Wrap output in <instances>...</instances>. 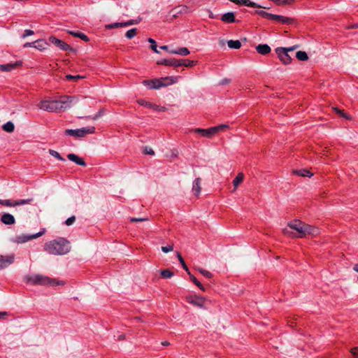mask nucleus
<instances>
[{"mask_svg": "<svg viewBox=\"0 0 358 358\" xmlns=\"http://www.w3.org/2000/svg\"><path fill=\"white\" fill-rule=\"evenodd\" d=\"M271 20L286 24H293L294 22V20L292 18L275 14H272Z\"/></svg>", "mask_w": 358, "mask_h": 358, "instance_id": "12", "label": "nucleus"}, {"mask_svg": "<svg viewBox=\"0 0 358 358\" xmlns=\"http://www.w3.org/2000/svg\"><path fill=\"white\" fill-rule=\"evenodd\" d=\"M257 13L264 18L271 20L272 13H267L264 10H258Z\"/></svg>", "mask_w": 358, "mask_h": 358, "instance_id": "40", "label": "nucleus"}, {"mask_svg": "<svg viewBox=\"0 0 358 358\" xmlns=\"http://www.w3.org/2000/svg\"><path fill=\"white\" fill-rule=\"evenodd\" d=\"M20 64V62H16L14 64L10 63L6 64H0V71L5 72L11 71Z\"/></svg>", "mask_w": 358, "mask_h": 358, "instance_id": "18", "label": "nucleus"}, {"mask_svg": "<svg viewBox=\"0 0 358 358\" xmlns=\"http://www.w3.org/2000/svg\"><path fill=\"white\" fill-rule=\"evenodd\" d=\"M48 43L43 40H38L35 41L34 48L39 50H43L46 48Z\"/></svg>", "mask_w": 358, "mask_h": 358, "instance_id": "27", "label": "nucleus"}, {"mask_svg": "<svg viewBox=\"0 0 358 358\" xmlns=\"http://www.w3.org/2000/svg\"><path fill=\"white\" fill-rule=\"evenodd\" d=\"M166 108L165 107H161V106H158V110H156L164 112V111H166Z\"/></svg>", "mask_w": 358, "mask_h": 358, "instance_id": "55", "label": "nucleus"}, {"mask_svg": "<svg viewBox=\"0 0 358 358\" xmlns=\"http://www.w3.org/2000/svg\"><path fill=\"white\" fill-rule=\"evenodd\" d=\"M162 345L164 346H167L169 345V343L168 341H164L162 343Z\"/></svg>", "mask_w": 358, "mask_h": 358, "instance_id": "61", "label": "nucleus"}, {"mask_svg": "<svg viewBox=\"0 0 358 358\" xmlns=\"http://www.w3.org/2000/svg\"><path fill=\"white\" fill-rule=\"evenodd\" d=\"M138 103L141 105V106H143L145 107H147V108H152L154 110H158V106L157 105H155L154 103H152L150 102H148L145 100H143V99H141L139 101H138Z\"/></svg>", "mask_w": 358, "mask_h": 358, "instance_id": "24", "label": "nucleus"}, {"mask_svg": "<svg viewBox=\"0 0 358 358\" xmlns=\"http://www.w3.org/2000/svg\"><path fill=\"white\" fill-rule=\"evenodd\" d=\"M0 204L7 207H14L15 206V200L0 199Z\"/></svg>", "mask_w": 358, "mask_h": 358, "instance_id": "29", "label": "nucleus"}, {"mask_svg": "<svg viewBox=\"0 0 358 358\" xmlns=\"http://www.w3.org/2000/svg\"><path fill=\"white\" fill-rule=\"evenodd\" d=\"M231 83V79L229 78H224L220 82V85H227Z\"/></svg>", "mask_w": 358, "mask_h": 358, "instance_id": "51", "label": "nucleus"}, {"mask_svg": "<svg viewBox=\"0 0 358 358\" xmlns=\"http://www.w3.org/2000/svg\"><path fill=\"white\" fill-rule=\"evenodd\" d=\"M171 54H176L177 55V50H169L168 51Z\"/></svg>", "mask_w": 358, "mask_h": 358, "instance_id": "58", "label": "nucleus"}, {"mask_svg": "<svg viewBox=\"0 0 358 358\" xmlns=\"http://www.w3.org/2000/svg\"><path fill=\"white\" fill-rule=\"evenodd\" d=\"M33 201V199H20V200H15V206H21V205H25L30 203Z\"/></svg>", "mask_w": 358, "mask_h": 358, "instance_id": "36", "label": "nucleus"}, {"mask_svg": "<svg viewBox=\"0 0 358 358\" xmlns=\"http://www.w3.org/2000/svg\"><path fill=\"white\" fill-rule=\"evenodd\" d=\"M228 47L231 49H239L241 47V43L238 40H229L227 42Z\"/></svg>", "mask_w": 358, "mask_h": 358, "instance_id": "25", "label": "nucleus"}, {"mask_svg": "<svg viewBox=\"0 0 358 358\" xmlns=\"http://www.w3.org/2000/svg\"><path fill=\"white\" fill-rule=\"evenodd\" d=\"M294 174L302 176V177H311L313 174L310 172L308 169H299V170H294L293 171Z\"/></svg>", "mask_w": 358, "mask_h": 358, "instance_id": "23", "label": "nucleus"}, {"mask_svg": "<svg viewBox=\"0 0 358 358\" xmlns=\"http://www.w3.org/2000/svg\"><path fill=\"white\" fill-rule=\"evenodd\" d=\"M201 180L200 178H196L194 182L192 185V192L196 196H199L201 191Z\"/></svg>", "mask_w": 358, "mask_h": 358, "instance_id": "15", "label": "nucleus"}, {"mask_svg": "<svg viewBox=\"0 0 358 358\" xmlns=\"http://www.w3.org/2000/svg\"><path fill=\"white\" fill-rule=\"evenodd\" d=\"M104 113V110L102 108V109H100L99 111L95 115H94L93 117H87V118H91L92 120H97L99 117H100L101 116L103 115Z\"/></svg>", "mask_w": 358, "mask_h": 358, "instance_id": "43", "label": "nucleus"}, {"mask_svg": "<svg viewBox=\"0 0 358 358\" xmlns=\"http://www.w3.org/2000/svg\"><path fill=\"white\" fill-rule=\"evenodd\" d=\"M2 129L6 132L11 133L15 129V125L12 122L9 121L2 126Z\"/></svg>", "mask_w": 358, "mask_h": 358, "instance_id": "26", "label": "nucleus"}, {"mask_svg": "<svg viewBox=\"0 0 358 358\" xmlns=\"http://www.w3.org/2000/svg\"><path fill=\"white\" fill-rule=\"evenodd\" d=\"M124 27V22H115V23L108 24L105 25V27L107 29H111L119 28V27Z\"/></svg>", "mask_w": 358, "mask_h": 358, "instance_id": "33", "label": "nucleus"}, {"mask_svg": "<svg viewBox=\"0 0 358 358\" xmlns=\"http://www.w3.org/2000/svg\"><path fill=\"white\" fill-rule=\"evenodd\" d=\"M189 54V50L185 47L180 48L178 49H177V55H180L182 56H186Z\"/></svg>", "mask_w": 358, "mask_h": 358, "instance_id": "39", "label": "nucleus"}, {"mask_svg": "<svg viewBox=\"0 0 358 358\" xmlns=\"http://www.w3.org/2000/svg\"><path fill=\"white\" fill-rule=\"evenodd\" d=\"M148 220L146 217H142V218H136V217H131L130 218V221L132 222H143Z\"/></svg>", "mask_w": 358, "mask_h": 358, "instance_id": "47", "label": "nucleus"}, {"mask_svg": "<svg viewBox=\"0 0 358 358\" xmlns=\"http://www.w3.org/2000/svg\"><path fill=\"white\" fill-rule=\"evenodd\" d=\"M258 53L265 55L271 52V48L267 44H259L256 47Z\"/></svg>", "mask_w": 358, "mask_h": 358, "instance_id": "19", "label": "nucleus"}, {"mask_svg": "<svg viewBox=\"0 0 358 358\" xmlns=\"http://www.w3.org/2000/svg\"><path fill=\"white\" fill-rule=\"evenodd\" d=\"M76 221V217L74 215L69 217L66 221H65V224L67 225V226H70L71 224H73Z\"/></svg>", "mask_w": 358, "mask_h": 358, "instance_id": "44", "label": "nucleus"}, {"mask_svg": "<svg viewBox=\"0 0 358 358\" xmlns=\"http://www.w3.org/2000/svg\"><path fill=\"white\" fill-rule=\"evenodd\" d=\"M49 41L52 44L57 46L62 50L67 51V50H73V48L64 41L57 38L55 36H50L49 38Z\"/></svg>", "mask_w": 358, "mask_h": 358, "instance_id": "10", "label": "nucleus"}, {"mask_svg": "<svg viewBox=\"0 0 358 358\" xmlns=\"http://www.w3.org/2000/svg\"><path fill=\"white\" fill-rule=\"evenodd\" d=\"M295 47H292L289 48H277L275 49V52L278 56L280 60L285 65L290 64L292 61V58L290 55L288 54L289 51H293L295 50Z\"/></svg>", "mask_w": 358, "mask_h": 358, "instance_id": "8", "label": "nucleus"}, {"mask_svg": "<svg viewBox=\"0 0 358 358\" xmlns=\"http://www.w3.org/2000/svg\"><path fill=\"white\" fill-rule=\"evenodd\" d=\"M1 221L6 225L13 224L15 222L13 215L7 213L1 215Z\"/></svg>", "mask_w": 358, "mask_h": 358, "instance_id": "17", "label": "nucleus"}, {"mask_svg": "<svg viewBox=\"0 0 358 358\" xmlns=\"http://www.w3.org/2000/svg\"><path fill=\"white\" fill-rule=\"evenodd\" d=\"M44 250L51 255H63L70 251L71 247L67 240L60 238L46 243Z\"/></svg>", "mask_w": 358, "mask_h": 358, "instance_id": "3", "label": "nucleus"}, {"mask_svg": "<svg viewBox=\"0 0 358 358\" xmlns=\"http://www.w3.org/2000/svg\"><path fill=\"white\" fill-rule=\"evenodd\" d=\"M84 76H80V75H77V76H73V75H71V74H68L66 76V80H72V81H75V82H77L78 80L83 78Z\"/></svg>", "mask_w": 358, "mask_h": 358, "instance_id": "37", "label": "nucleus"}, {"mask_svg": "<svg viewBox=\"0 0 358 358\" xmlns=\"http://www.w3.org/2000/svg\"><path fill=\"white\" fill-rule=\"evenodd\" d=\"M176 78L166 77L161 80H144L143 83L147 85L150 89H159L169 84L174 83Z\"/></svg>", "mask_w": 358, "mask_h": 358, "instance_id": "6", "label": "nucleus"}, {"mask_svg": "<svg viewBox=\"0 0 358 358\" xmlns=\"http://www.w3.org/2000/svg\"><path fill=\"white\" fill-rule=\"evenodd\" d=\"M221 20L222 21L227 23H232L236 22L234 13L232 12H228L222 15Z\"/></svg>", "mask_w": 358, "mask_h": 358, "instance_id": "20", "label": "nucleus"}, {"mask_svg": "<svg viewBox=\"0 0 358 358\" xmlns=\"http://www.w3.org/2000/svg\"><path fill=\"white\" fill-rule=\"evenodd\" d=\"M24 282L27 284L32 285L41 286H57L63 285L64 283L62 280H58L55 278H51L47 275L42 274L28 275L24 278Z\"/></svg>", "mask_w": 358, "mask_h": 358, "instance_id": "4", "label": "nucleus"}, {"mask_svg": "<svg viewBox=\"0 0 358 358\" xmlns=\"http://www.w3.org/2000/svg\"><path fill=\"white\" fill-rule=\"evenodd\" d=\"M95 132L94 127H87L77 129H66L65 134L74 136L76 138H83L87 134H94Z\"/></svg>", "mask_w": 358, "mask_h": 358, "instance_id": "7", "label": "nucleus"}, {"mask_svg": "<svg viewBox=\"0 0 358 358\" xmlns=\"http://www.w3.org/2000/svg\"><path fill=\"white\" fill-rule=\"evenodd\" d=\"M229 126L227 124H220L216 127H210L208 129H194L193 131L194 133L200 134L202 136L206 138H211L217 133L224 131L225 129H227Z\"/></svg>", "mask_w": 358, "mask_h": 358, "instance_id": "5", "label": "nucleus"}, {"mask_svg": "<svg viewBox=\"0 0 358 358\" xmlns=\"http://www.w3.org/2000/svg\"><path fill=\"white\" fill-rule=\"evenodd\" d=\"M189 278L192 282H193L201 290L205 291L204 287L201 285V283L190 273Z\"/></svg>", "mask_w": 358, "mask_h": 358, "instance_id": "31", "label": "nucleus"}, {"mask_svg": "<svg viewBox=\"0 0 358 358\" xmlns=\"http://www.w3.org/2000/svg\"><path fill=\"white\" fill-rule=\"evenodd\" d=\"M74 97L64 96H62L59 100H42L38 104V107L48 112H62L71 107Z\"/></svg>", "mask_w": 358, "mask_h": 358, "instance_id": "2", "label": "nucleus"}, {"mask_svg": "<svg viewBox=\"0 0 358 358\" xmlns=\"http://www.w3.org/2000/svg\"><path fill=\"white\" fill-rule=\"evenodd\" d=\"M296 57L300 61H306L308 59L307 53L304 51H298Z\"/></svg>", "mask_w": 358, "mask_h": 358, "instance_id": "30", "label": "nucleus"}, {"mask_svg": "<svg viewBox=\"0 0 358 358\" xmlns=\"http://www.w3.org/2000/svg\"><path fill=\"white\" fill-rule=\"evenodd\" d=\"M173 250V245H167V246H163L162 247V250L165 252V253H167L169 252H171Z\"/></svg>", "mask_w": 358, "mask_h": 358, "instance_id": "45", "label": "nucleus"}, {"mask_svg": "<svg viewBox=\"0 0 358 358\" xmlns=\"http://www.w3.org/2000/svg\"><path fill=\"white\" fill-rule=\"evenodd\" d=\"M7 315V312H0V319H1L3 316H6Z\"/></svg>", "mask_w": 358, "mask_h": 358, "instance_id": "57", "label": "nucleus"}, {"mask_svg": "<svg viewBox=\"0 0 358 358\" xmlns=\"http://www.w3.org/2000/svg\"><path fill=\"white\" fill-rule=\"evenodd\" d=\"M67 33H69V34L72 35L74 37L79 38L86 42L89 41V40H90L89 37L87 35L84 34L83 33L79 32V31L69 30V31H67Z\"/></svg>", "mask_w": 358, "mask_h": 358, "instance_id": "21", "label": "nucleus"}, {"mask_svg": "<svg viewBox=\"0 0 358 358\" xmlns=\"http://www.w3.org/2000/svg\"><path fill=\"white\" fill-rule=\"evenodd\" d=\"M125 336L124 334H121L118 337V340H123Z\"/></svg>", "mask_w": 358, "mask_h": 358, "instance_id": "60", "label": "nucleus"}, {"mask_svg": "<svg viewBox=\"0 0 358 358\" xmlns=\"http://www.w3.org/2000/svg\"><path fill=\"white\" fill-rule=\"evenodd\" d=\"M144 154L154 155L155 152L151 148L145 147L143 151Z\"/></svg>", "mask_w": 358, "mask_h": 358, "instance_id": "46", "label": "nucleus"}, {"mask_svg": "<svg viewBox=\"0 0 358 358\" xmlns=\"http://www.w3.org/2000/svg\"><path fill=\"white\" fill-rule=\"evenodd\" d=\"M197 62L189 60V59H180V66H184L185 67H192L196 64Z\"/></svg>", "mask_w": 358, "mask_h": 358, "instance_id": "28", "label": "nucleus"}, {"mask_svg": "<svg viewBox=\"0 0 358 358\" xmlns=\"http://www.w3.org/2000/svg\"><path fill=\"white\" fill-rule=\"evenodd\" d=\"M67 158L70 160V161H72L73 162H75L76 164H78L80 166H86V163L80 157H79L78 155L73 154V153H70L67 155Z\"/></svg>", "mask_w": 358, "mask_h": 358, "instance_id": "16", "label": "nucleus"}, {"mask_svg": "<svg viewBox=\"0 0 358 358\" xmlns=\"http://www.w3.org/2000/svg\"><path fill=\"white\" fill-rule=\"evenodd\" d=\"M15 255L10 254L8 255H0V270L3 269L14 262Z\"/></svg>", "mask_w": 358, "mask_h": 358, "instance_id": "11", "label": "nucleus"}, {"mask_svg": "<svg viewBox=\"0 0 358 358\" xmlns=\"http://www.w3.org/2000/svg\"><path fill=\"white\" fill-rule=\"evenodd\" d=\"M348 28L358 29V23L352 24L348 27Z\"/></svg>", "mask_w": 358, "mask_h": 358, "instance_id": "54", "label": "nucleus"}, {"mask_svg": "<svg viewBox=\"0 0 358 358\" xmlns=\"http://www.w3.org/2000/svg\"><path fill=\"white\" fill-rule=\"evenodd\" d=\"M33 34H34L33 31L29 30V29H26L22 36V38H26L27 36H31Z\"/></svg>", "mask_w": 358, "mask_h": 358, "instance_id": "49", "label": "nucleus"}, {"mask_svg": "<svg viewBox=\"0 0 358 358\" xmlns=\"http://www.w3.org/2000/svg\"><path fill=\"white\" fill-rule=\"evenodd\" d=\"M177 256H178V260L180 262L182 268L187 271L188 275H190V271H189L187 266L186 265V264H185L182 257L181 256V255L179 252H178L177 253Z\"/></svg>", "mask_w": 358, "mask_h": 358, "instance_id": "32", "label": "nucleus"}, {"mask_svg": "<svg viewBox=\"0 0 358 358\" xmlns=\"http://www.w3.org/2000/svg\"><path fill=\"white\" fill-rule=\"evenodd\" d=\"M197 271L207 278H211L213 277V274L210 271L204 270L202 268H198Z\"/></svg>", "mask_w": 358, "mask_h": 358, "instance_id": "38", "label": "nucleus"}, {"mask_svg": "<svg viewBox=\"0 0 358 358\" xmlns=\"http://www.w3.org/2000/svg\"><path fill=\"white\" fill-rule=\"evenodd\" d=\"M138 22L136 20H130L126 22H124V27H128V26H130V25H133V24H137Z\"/></svg>", "mask_w": 358, "mask_h": 358, "instance_id": "48", "label": "nucleus"}, {"mask_svg": "<svg viewBox=\"0 0 358 358\" xmlns=\"http://www.w3.org/2000/svg\"><path fill=\"white\" fill-rule=\"evenodd\" d=\"M287 228L282 229L284 235L292 238H303L307 235L315 236L320 233L319 229L300 220H294L287 224Z\"/></svg>", "mask_w": 358, "mask_h": 358, "instance_id": "1", "label": "nucleus"}, {"mask_svg": "<svg viewBox=\"0 0 358 358\" xmlns=\"http://www.w3.org/2000/svg\"><path fill=\"white\" fill-rule=\"evenodd\" d=\"M351 353L353 355V358H358V347L352 348L351 350Z\"/></svg>", "mask_w": 358, "mask_h": 358, "instance_id": "50", "label": "nucleus"}, {"mask_svg": "<svg viewBox=\"0 0 358 358\" xmlns=\"http://www.w3.org/2000/svg\"><path fill=\"white\" fill-rule=\"evenodd\" d=\"M210 17L213 18V15H210Z\"/></svg>", "mask_w": 358, "mask_h": 358, "instance_id": "62", "label": "nucleus"}, {"mask_svg": "<svg viewBox=\"0 0 358 358\" xmlns=\"http://www.w3.org/2000/svg\"><path fill=\"white\" fill-rule=\"evenodd\" d=\"M353 269L358 273V264L354 266Z\"/></svg>", "mask_w": 358, "mask_h": 358, "instance_id": "59", "label": "nucleus"}, {"mask_svg": "<svg viewBox=\"0 0 358 358\" xmlns=\"http://www.w3.org/2000/svg\"><path fill=\"white\" fill-rule=\"evenodd\" d=\"M336 112H337L338 113L341 114V115H342L343 117H345L346 119H348V118H349V117H348L346 114L343 113L341 110H339V109H336Z\"/></svg>", "mask_w": 358, "mask_h": 358, "instance_id": "53", "label": "nucleus"}, {"mask_svg": "<svg viewBox=\"0 0 358 358\" xmlns=\"http://www.w3.org/2000/svg\"><path fill=\"white\" fill-rule=\"evenodd\" d=\"M148 42L151 43V49L155 52L156 53H159V52L157 49V43L155 41L151 38H148Z\"/></svg>", "mask_w": 358, "mask_h": 358, "instance_id": "42", "label": "nucleus"}, {"mask_svg": "<svg viewBox=\"0 0 358 358\" xmlns=\"http://www.w3.org/2000/svg\"><path fill=\"white\" fill-rule=\"evenodd\" d=\"M137 34V29L133 28L127 31L125 34V36L127 38L131 39L134 37Z\"/></svg>", "mask_w": 358, "mask_h": 358, "instance_id": "35", "label": "nucleus"}, {"mask_svg": "<svg viewBox=\"0 0 358 358\" xmlns=\"http://www.w3.org/2000/svg\"><path fill=\"white\" fill-rule=\"evenodd\" d=\"M244 179V175L243 173H239L236 176V177L233 180V185H234V190L233 192L236 191L238 186L243 182Z\"/></svg>", "mask_w": 358, "mask_h": 358, "instance_id": "22", "label": "nucleus"}, {"mask_svg": "<svg viewBox=\"0 0 358 358\" xmlns=\"http://www.w3.org/2000/svg\"><path fill=\"white\" fill-rule=\"evenodd\" d=\"M49 152L52 157L57 158V159L64 161V159L60 155V154L58 152L53 150H50Z\"/></svg>", "mask_w": 358, "mask_h": 358, "instance_id": "41", "label": "nucleus"}, {"mask_svg": "<svg viewBox=\"0 0 358 358\" xmlns=\"http://www.w3.org/2000/svg\"><path fill=\"white\" fill-rule=\"evenodd\" d=\"M187 301L188 303H189L194 306L201 308L203 306L204 299L202 297H197V296L196 297L187 296Z\"/></svg>", "mask_w": 358, "mask_h": 358, "instance_id": "14", "label": "nucleus"}, {"mask_svg": "<svg viewBox=\"0 0 358 358\" xmlns=\"http://www.w3.org/2000/svg\"><path fill=\"white\" fill-rule=\"evenodd\" d=\"M160 49L169 51V46L168 45H162L160 47Z\"/></svg>", "mask_w": 358, "mask_h": 358, "instance_id": "56", "label": "nucleus"}, {"mask_svg": "<svg viewBox=\"0 0 358 358\" xmlns=\"http://www.w3.org/2000/svg\"><path fill=\"white\" fill-rule=\"evenodd\" d=\"M160 273L164 278H171L173 275V273L169 269L162 270Z\"/></svg>", "mask_w": 358, "mask_h": 358, "instance_id": "34", "label": "nucleus"}, {"mask_svg": "<svg viewBox=\"0 0 358 358\" xmlns=\"http://www.w3.org/2000/svg\"><path fill=\"white\" fill-rule=\"evenodd\" d=\"M158 64L170 66L173 67L180 66V60L176 59H164L157 62Z\"/></svg>", "mask_w": 358, "mask_h": 358, "instance_id": "13", "label": "nucleus"}, {"mask_svg": "<svg viewBox=\"0 0 358 358\" xmlns=\"http://www.w3.org/2000/svg\"><path fill=\"white\" fill-rule=\"evenodd\" d=\"M45 229H43L38 233L33 234V235L22 234V235L17 236L15 238V242H16L17 243H24L29 241H31L32 239H35V238H37L41 236L42 235H43L45 234Z\"/></svg>", "mask_w": 358, "mask_h": 358, "instance_id": "9", "label": "nucleus"}, {"mask_svg": "<svg viewBox=\"0 0 358 358\" xmlns=\"http://www.w3.org/2000/svg\"><path fill=\"white\" fill-rule=\"evenodd\" d=\"M34 45H35V41L34 42H31V43H26L24 45V48H29V47H34Z\"/></svg>", "mask_w": 358, "mask_h": 358, "instance_id": "52", "label": "nucleus"}]
</instances>
